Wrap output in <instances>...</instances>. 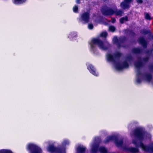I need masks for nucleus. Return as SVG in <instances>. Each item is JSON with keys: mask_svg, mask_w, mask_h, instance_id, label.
Returning <instances> with one entry per match:
<instances>
[{"mask_svg": "<svg viewBox=\"0 0 153 153\" xmlns=\"http://www.w3.org/2000/svg\"><path fill=\"white\" fill-rule=\"evenodd\" d=\"M90 45V51L94 54H95L96 51L95 45H97L100 49L103 50H107L110 47V45L108 43L104 45L103 42L99 38H94L92 39L89 43Z\"/></svg>", "mask_w": 153, "mask_h": 153, "instance_id": "f257e3e1", "label": "nucleus"}, {"mask_svg": "<svg viewBox=\"0 0 153 153\" xmlns=\"http://www.w3.org/2000/svg\"><path fill=\"white\" fill-rule=\"evenodd\" d=\"M134 134L136 137L141 140H143L144 139L150 140L151 137V135L150 134L145 131L141 128H136L134 130Z\"/></svg>", "mask_w": 153, "mask_h": 153, "instance_id": "f03ea898", "label": "nucleus"}, {"mask_svg": "<svg viewBox=\"0 0 153 153\" xmlns=\"http://www.w3.org/2000/svg\"><path fill=\"white\" fill-rule=\"evenodd\" d=\"M98 139V137L95 138L92 144L91 152V153H96L99 151L100 153H107V149L104 146L100 147L98 149L99 144L97 141V140Z\"/></svg>", "mask_w": 153, "mask_h": 153, "instance_id": "7ed1b4c3", "label": "nucleus"}, {"mask_svg": "<svg viewBox=\"0 0 153 153\" xmlns=\"http://www.w3.org/2000/svg\"><path fill=\"white\" fill-rule=\"evenodd\" d=\"M49 145L47 148V151L51 153L55 152L57 153H65V151L64 148H55L53 145H50L51 142L50 141H48L45 143Z\"/></svg>", "mask_w": 153, "mask_h": 153, "instance_id": "20e7f679", "label": "nucleus"}, {"mask_svg": "<svg viewBox=\"0 0 153 153\" xmlns=\"http://www.w3.org/2000/svg\"><path fill=\"white\" fill-rule=\"evenodd\" d=\"M132 143L133 144L135 145L136 147H140L146 152L153 153V147H150L144 145L141 142H138L134 140H133Z\"/></svg>", "mask_w": 153, "mask_h": 153, "instance_id": "39448f33", "label": "nucleus"}, {"mask_svg": "<svg viewBox=\"0 0 153 153\" xmlns=\"http://www.w3.org/2000/svg\"><path fill=\"white\" fill-rule=\"evenodd\" d=\"M114 140L115 144L117 146H121L123 143V139L121 138L118 139L116 135L109 136L107 137L105 141V143H107L110 141Z\"/></svg>", "mask_w": 153, "mask_h": 153, "instance_id": "423d86ee", "label": "nucleus"}, {"mask_svg": "<svg viewBox=\"0 0 153 153\" xmlns=\"http://www.w3.org/2000/svg\"><path fill=\"white\" fill-rule=\"evenodd\" d=\"M27 149L30 153H42V152L41 149L39 147L32 143L28 144Z\"/></svg>", "mask_w": 153, "mask_h": 153, "instance_id": "0eeeda50", "label": "nucleus"}, {"mask_svg": "<svg viewBox=\"0 0 153 153\" xmlns=\"http://www.w3.org/2000/svg\"><path fill=\"white\" fill-rule=\"evenodd\" d=\"M101 11L102 15L105 16H112L114 14V10L107 6L102 8Z\"/></svg>", "mask_w": 153, "mask_h": 153, "instance_id": "6e6552de", "label": "nucleus"}, {"mask_svg": "<svg viewBox=\"0 0 153 153\" xmlns=\"http://www.w3.org/2000/svg\"><path fill=\"white\" fill-rule=\"evenodd\" d=\"M134 0H124L120 4L121 7L123 10H128L130 7V4L132 3Z\"/></svg>", "mask_w": 153, "mask_h": 153, "instance_id": "1a4fd4ad", "label": "nucleus"}, {"mask_svg": "<svg viewBox=\"0 0 153 153\" xmlns=\"http://www.w3.org/2000/svg\"><path fill=\"white\" fill-rule=\"evenodd\" d=\"M129 66V64L126 60L123 61L122 64L118 62L116 64V68L119 70H121L124 68H128Z\"/></svg>", "mask_w": 153, "mask_h": 153, "instance_id": "9d476101", "label": "nucleus"}, {"mask_svg": "<svg viewBox=\"0 0 153 153\" xmlns=\"http://www.w3.org/2000/svg\"><path fill=\"white\" fill-rule=\"evenodd\" d=\"M80 18L85 23H88L90 19L89 13L87 12L83 13L81 16Z\"/></svg>", "mask_w": 153, "mask_h": 153, "instance_id": "9b49d317", "label": "nucleus"}, {"mask_svg": "<svg viewBox=\"0 0 153 153\" xmlns=\"http://www.w3.org/2000/svg\"><path fill=\"white\" fill-rule=\"evenodd\" d=\"M138 42L144 48H146L148 46V42L143 37H140L138 39Z\"/></svg>", "mask_w": 153, "mask_h": 153, "instance_id": "f8f14e48", "label": "nucleus"}, {"mask_svg": "<svg viewBox=\"0 0 153 153\" xmlns=\"http://www.w3.org/2000/svg\"><path fill=\"white\" fill-rule=\"evenodd\" d=\"M87 67L88 69L91 74L96 76H98V73L96 72L95 68L92 64H89L87 65Z\"/></svg>", "mask_w": 153, "mask_h": 153, "instance_id": "ddd939ff", "label": "nucleus"}, {"mask_svg": "<svg viewBox=\"0 0 153 153\" xmlns=\"http://www.w3.org/2000/svg\"><path fill=\"white\" fill-rule=\"evenodd\" d=\"M86 148L83 145H80L78 146L76 149L77 153H84Z\"/></svg>", "mask_w": 153, "mask_h": 153, "instance_id": "4468645a", "label": "nucleus"}, {"mask_svg": "<svg viewBox=\"0 0 153 153\" xmlns=\"http://www.w3.org/2000/svg\"><path fill=\"white\" fill-rule=\"evenodd\" d=\"M131 51L135 54H138L141 53L143 51V50L139 48H134L132 49Z\"/></svg>", "mask_w": 153, "mask_h": 153, "instance_id": "2eb2a0df", "label": "nucleus"}, {"mask_svg": "<svg viewBox=\"0 0 153 153\" xmlns=\"http://www.w3.org/2000/svg\"><path fill=\"white\" fill-rule=\"evenodd\" d=\"M140 33L144 35L148 34L150 38L153 35L150 30H146V29H143L142 31L140 32Z\"/></svg>", "mask_w": 153, "mask_h": 153, "instance_id": "dca6fc26", "label": "nucleus"}, {"mask_svg": "<svg viewBox=\"0 0 153 153\" xmlns=\"http://www.w3.org/2000/svg\"><path fill=\"white\" fill-rule=\"evenodd\" d=\"M135 66L137 68H139L143 65V63L141 60L137 61L134 64Z\"/></svg>", "mask_w": 153, "mask_h": 153, "instance_id": "f3484780", "label": "nucleus"}, {"mask_svg": "<svg viewBox=\"0 0 153 153\" xmlns=\"http://www.w3.org/2000/svg\"><path fill=\"white\" fill-rule=\"evenodd\" d=\"M123 13V11L121 10L116 9L115 10H114V14L117 16H122Z\"/></svg>", "mask_w": 153, "mask_h": 153, "instance_id": "a211bd4d", "label": "nucleus"}, {"mask_svg": "<svg viewBox=\"0 0 153 153\" xmlns=\"http://www.w3.org/2000/svg\"><path fill=\"white\" fill-rule=\"evenodd\" d=\"M107 59L108 61L115 62V59L111 54L108 53L107 55Z\"/></svg>", "mask_w": 153, "mask_h": 153, "instance_id": "6ab92c4d", "label": "nucleus"}, {"mask_svg": "<svg viewBox=\"0 0 153 153\" xmlns=\"http://www.w3.org/2000/svg\"><path fill=\"white\" fill-rule=\"evenodd\" d=\"M143 76L149 82H150L152 79V76L150 74H145L143 75Z\"/></svg>", "mask_w": 153, "mask_h": 153, "instance_id": "aec40b11", "label": "nucleus"}, {"mask_svg": "<svg viewBox=\"0 0 153 153\" xmlns=\"http://www.w3.org/2000/svg\"><path fill=\"white\" fill-rule=\"evenodd\" d=\"M27 0H13V2L16 4L19 5L25 3Z\"/></svg>", "mask_w": 153, "mask_h": 153, "instance_id": "412c9836", "label": "nucleus"}, {"mask_svg": "<svg viewBox=\"0 0 153 153\" xmlns=\"http://www.w3.org/2000/svg\"><path fill=\"white\" fill-rule=\"evenodd\" d=\"M122 55V53L119 52H117L114 54V58L116 59H119Z\"/></svg>", "mask_w": 153, "mask_h": 153, "instance_id": "4be33fe9", "label": "nucleus"}, {"mask_svg": "<svg viewBox=\"0 0 153 153\" xmlns=\"http://www.w3.org/2000/svg\"><path fill=\"white\" fill-rule=\"evenodd\" d=\"M126 151H128L136 153L138 152V150L137 148L131 147L126 149Z\"/></svg>", "mask_w": 153, "mask_h": 153, "instance_id": "5701e85b", "label": "nucleus"}, {"mask_svg": "<svg viewBox=\"0 0 153 153\" xmlns=\"http://www.w3.org/2000/svg\"><path fill=\"white\" fill-rule=\"evenodd\" d=\"M128 21V17L127 16L125 17L121 18L120 19V23L123 24L124 23V21Z\"/></svg>", "mask_w": 153, "mask_h": 153, "instance_id": "b1692460", "label": "nucleus"}, {"mask_svg": "<svg viewBox=\"0 0 153 153\" xmlns=\"http://www.w3.org/2000/svg\"><path fill=\"white\" fill-rule=\"evenodd\" d=\"M126 37L125 36H123L119 38V42L120 44L121 43H124L126 40Z\"/></svg>", "mask_w": 153, "mask_h": 153, "instance_id": "393cba45", "label": "nucleus"}, {"mask_svg": "<svg viewBox=\"0 0 153 153\" xmlns=\"http://www.w3.org/2000/svg\"><path fill=\"white\" fill-rule=\"evenodd\" d=\"M127 33H128L129 34L133 36H135V33L132 30H128L126 32Z\"/></svg>", "mask_w": 153, "mask_h": 153, "instance_id": "a878e982", "label": "nucleus"}, {"mask_svg": "<svg viewBox=\"0 0 153 153\" xmlns=\"http://www.w3.org/2000/svg\"><path fill=\"white\" fill-rule=\"evenodd\" d=\"M12 152L9 150L1 149L0 150V153H12Z\"/></svg>", "mask_w": 153, "mask_h": 153, "instance_id": "bb28decb", "label": "nucleus"}, {"mask_svg": "<svg viewBox=\"0 0 153 153\" xmlns=\"http://www.w3.org/2000/svg\"><path fill=\"white\" fill-rule=\"evenodd\" d=\"M113 41L114 44H118L119 46H120V45L119 42V40L117 37H114L113 40Z\"/></svg>", "mask_w": 153, "mask_h": 153, "instance_id": "cd10ccee", "label": "nucleus"}, {"mask_svg": "<svg viewBox=\"0 0 153 153\" xmlns=\"http://www.w3.org/2000/svg\"><path fill=\"white\" fill-rule=\"evenodd\" d=\"M145 18L146 19L150 20L152 19L149 14L148 13H146L145 14Z\"/></svg>", "mask_w": 153, "mask_h": 153, "instance_id": "c85d7f7f", "label": "nucleus"}, {"mask_svg": "<svg viewBox=\"0 0 153 153\" xmlns=\"http://www.w3.org/2000/svg\"><path fill=\"white\" fill-rule=\"evenodd\" d=\"M107 35V33L105 31L102 32L100 34V36L105 38H106Z\"/></svg>", "mask_w": 153, "mask_h": 153, "instance_id": "c756f323", "label": "nucleus"}, {"mask_svg": "<svg viewBox=\"0 0 153 153\" xmlns=\"http://www.w3.org/2000/svg\"><path fill=\"white\" fill-rule=\"evenodd\" d=\"M73 12L75 13H77L78 12V7L77 5H75L73 8Z\"/></svg>", "mask_w": 153, "mask_h": 153, "instance_id": "7c9ffc66", "label": "nucleus"}, {"mask_svg": "<svg viewBox=\"0 0 153 153\" xmlns=\"http://www.w3.org/2000/svg\"><path fill=\"white\" fill-rule=\"evenodd\" d=\"M149 56H147L146 57H144L143 59V61L145 62H148L149 61Z\"/></svg>", "mask_w": 153, "mask_h": 153, "instance_id": "2f4dec72", "label": "nucleus"}, {"mask_svg": "<svg viewBox=\"0 0 153 153\" xmlns=\"http://www.w3.org/2000/svg\"><path fill=\"white\" fill-rule=\"evenodd\" d=\"M109 29L110 31L112 32H114L116 29L115 27L113 26H110L109 27Z\"/></svg>", "mask_w": 153, "mask_h": 153, "instance_id": "473e14b6", "label": "nucleus"}, {"mask_svg": "<svg viewBox=\"0 0 153 153\" xmlns=\"http://www.w3.org/2000/svg\"><path fill=\"white\" fill-rule=\"evenodd\" d=\"M69 36L72 38H75L76 36V34L75 33H71L70 34Z\"/></svg>", "mask_w": 153, "mask_h": 153, "instance_id": "72a5a7b5", "label": "nucleus"}, {"mask_svg": "<svg viewBox=\"0 0 153 153\" xmlns=\"http://www.w3.org/2000/svg\"><path fill=\"white\" fill-rule=\"evenodd\" d=\"M69 143V142L68 140H64L62 143V145L63 146H66Z\"/></svg>", "mask_w": 153, "mask_h": 153, "instance_id": "f704fd0d", "label": "nucleus"}, {"mask_svg": "<svg viewBox=\"0 0 153 153\" xmlns=\"http://www.w3.org/2000/svg\"><path fill=\"white\" fill-rule=\"evenodd\" d=\"M127 59L129 61H131L133 59V57L131 55H130L127 57Z\"/></svg>", "mask_w": 153, "mask_h": 153, "instance_id": "c9c22d12", "label": "nucleus"}, {"mask_svg": "<svg viewBox=\"0 0 153 153\" xmlns=\"http://www.w3.org/2000/svg\"><path fill=\"white\" fill-rule=\"evenodd\" d=\"M94 27L93 25L92 24H89L88 25V28L90 29H92Z\"/></svg>", "mask_w": 153, "mask_h": 153, "instance_id": "e433bc0d", "label": "nucleus"}, {"mask_svg": "<svg viewBox=\"0 0 153 153\" xmlns=\"http://www.w3.org/2000/svg\"><path fill=\"white\" fill-rule=\"evenodd\" d=\"M137 82L138 83H140L141 82V80L140 78L138 77L137 79Z\"/></svg>", "mask_w": 153, "mask_h": 153, "instance_id": "4c0bfd02", "label": "nucleus"}, {"mask_svg": "<svg viewBox=\"0 0 153 153\" xmlns=\"http://www.w3.org/2000/svg\"><path fill=\"white\" fill-rule=\"evenodd\" d=\"M149 68L151 71H153V65H150L149 67Z\"/></svg>", "mask_w": 153, "mask_h": 153, "instance_id": "58836bf2", "label": "nucleus"}, {"mask_svg": "<svg viewBox=\"0 0 153 153\" xmlns=\"http://www.w3.org/2000/svg\"><path fill=\"white\" fill-rule=\"evenodd\" d=\"M111 23H115L116 22V19L114 18H111Z\"/></svg>", "mask_w": 153, "mask_h": 153, "instance_id": "ea45409f", "label": "nucleus"}, {"mask_svg": "<svg viewBox=\"0 0 153 153\" xmlns=\"http://www.w3.org/2000/svg\"><path fill=\"white\" fill-rule=\"evenodd\" d=\"M146 53L147 54L150 55L152 53V51L148 50L146 51Z\"/></svg>", "mask_w": 153, "mask_h": 153, "instance_id": "a19ab883", "label": "nucleus"}, {"mask_svg": "<svg viewBox=\"0 0 153 153\" xmlns=\"http://www.w3.org/2000/svg\"><path fill=\"white\" fill-rule=\"evenodd\" d=\"M137 2L139 4H142L143 2L142 0H137Z\"/></svg>", "mask_w": 153, "mask_h": 153, "instance_id": "79ce46f5", "label": "nucleus"}, {"mask_svg": "<svg viewBox=\"0 0 153 153\" xmlns=\"http://www.w3.org/2000/svg\"><path fill=\"white\" fill-rule=\"evenodd\" d=\"M81 0H76V4H79L81 3L80 1Z\"/></svg>", "mask_w": 153, "mask_h": 153, "instance_id": "37998d69", "label": "nucleus"}, {"mask_svg": "<svg viewBox=\"0 0 153 153\" xmlns=\"http://www.w3.org/2000/svg\"><path fill=\"white\" fill-rule=\"evenodd\" d=\"M131 123L132 124L135 125V124H138V123L136 121H134Z\"/></svg>", "mask_w": 153, "mask_h": 153, "instance_id": "c03bdc74", "label": "nucleus"}, {"mask_svg": "<svg viewBox=\"0 0 153 153\" xmlns=\"http://www.w3.org/2000/svg\"><path fill=\"white\" fill-rule=\"evenodd\" d=\"M141 74H142V73H141V72L140 71H139L137 73V75H141Z\"/></svg>", "mask_w": 153, "mask_h": 153, "instance_id": "a18cd8bd", "label": "nucleus"}, {"mask_svg": "<svg viewBox=\"0 0 153 153\" xmlns=\"http://www.w3.org/2000/svg\"><path fill=\"white\" fill-rule=\"evenodd\" d=\"M12 153H13L12 152Z\"/></svg>", "mask_w": 153, "mask_h": 153, "instance_id": "49530a36", "label": "nucleus"}]
</instances>
